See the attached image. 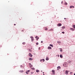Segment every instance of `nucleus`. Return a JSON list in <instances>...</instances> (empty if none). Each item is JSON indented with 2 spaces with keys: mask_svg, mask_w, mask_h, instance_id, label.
<instances>
[{
  "mask_svg": "<svg viewBox=\"0 0 75 75\" xmlns=\"http://www.w3.org/2000/svg\"><path fill=\"white\" fill-rule=\"evenodd\" d=\"M28 72H30V70H28L27 71Z\"/></svg>",
  "mask_w": 75,
  "mask_h": 75,
  "instance_id": "nucleus-30",
  "label": "nucleus"
},
{
  "mask_svg": "<svg viewBox=\"0 0 75 75\" xmlns=\"http://www.w3.org/2000/svg\"><path fill=\"white\" fill-rule=\"evenodd\" d=\"M73 72H70V74H71V75H72V74Z\"/></svg>",
  "mask_w": 75,
  "mask_h": 75,
  "instance_id": "nucleus-32",
  "label": "nucleus"
},
{
  "mask_svg": "<svg viewBox=\"0 0 75 75\" xmlns=\"http://www.w3.org/2000/svg\"><path fill=\"white\" fill-rule=\"evenodd\" d=\"M42 61V59H40V62H41V61Z\"/></svg>",
  "mask_w": 75,
  "mask_h": 75,
  "instance_id": "nucleus-31",
  "label": "nucleus"
},
{
  "mask_svg": "<svg viewBox=\"0 0 75 75\" xmlns=\"http://www.w3.org/2000/svg\"><path fill=\"white\" fill-rule=\"evenodd\" d=\"M54 71H54V70H52V72H54Z\"/></svg>",
  "mask_w": 75,
  "mask_h": 75,
  "instance_id": "nucleus-21",
  "label": "nucleus"
},
{
  "mask_svg": "<svg viewBox=\"0 0 75 75\" xmlns=\"http://www.w3.org/2000/svg\"><path fill=\"white\" fill-rule=\"evenodd\" d=\"M31 49H32V48H31Z\"/></svg>",
  "mask_w": 75,
  "mask_h": 75,
  "instance_id": "nucleus-52",
  "label": "nucleus"
},
{
  "mask_svg": "<svg viewBox=\"0 0 75 75\" xmlns=\"http://www.w3.org/2000/svg\"><path fill=\"white\" fill-rule=\"evenodd\" d=\"M36 72H37V73H38V72H40V71H39V70H37V69L36 70Z\"/></svg>",
  "mask_w": 75,
  "mask_h": 75,
  "instance_id": "nucleus-12",
  "label": "nucleus"
},
{
  "mask_svg": "<svg viewBox=\"0 0 75 75\" xmlns=\"http://www.w3.org/2000/svg\"><path fill=\"white\" fill-rule=\"evenodd\" d=\"M68 74V71L67 70L65 71V74H66V75H67Z\"/></svg>",
  "mask_w": 75,
  "mask_h": 75,
  "instance_id": "nucleus-8",
  "label": "nucleus"
},
{
  "mask_svg": "<svg viewBox=\"0 0 75 75\" xmlns=\"http://www.w3.org/2000/svg\"><path fill=\"white\" fill-rule=\"evenodd\" d=\"M57 42V43H58V44H59V43H60V41H58Z\"/></svg>",
  "mask_w": 75,
  "mask_h": 75,
  "instance_id": "nucleus-22",
  "label": "nucleus"
},
{
  "mask_svg": "<svg viewBox=\"0 0 75 75\" xmlns=\"http://www.w3.org/2000/svg\"><path fill=\"white\" fill-rule=\"evenodd\" d=\"M22 31H23V30H22Z\"/></svg>",
  "mask_w": 75,
  "mask_h": 75,
  "instance_id": "nucleus-53",
  "label": "nucleus"
},
{
  "mask_svg": "<svg viewBox=\"0 0 75 75\" xmlns=\"http://www.w3.org/2000/svg\"><path fill=\"white\" fill-rule=\"evenodd\" d=\"M47 49L48 50H51V49H52V48L50 46H49L47 47Z\"/></svg>",
  "mask_w": 75,
  "mask_h": 75,
  "instance_id": "nucleus-3",
  "label": "nucleus"
},
{
  "mask_svg": "<svg viewBox=\"0 0 75 75\" xmlns=\"http://www.w3.org/2000/svg\"><path fill=\"white\" fill-rule=\"evenodd\" d=\"M41 72H42V71H41Z\"/></svg>",
  "mask_w": 75,
  "mask_h": 75,
  "instance_id": "nucleus-50",
  "label": "nucleus"
},
{
  "mask_svg": "<svg viewBox=\"0 0 75 75\" xmlns=\"http://www.w3.org/2000/svg\"><path fill=\"white\" fill-rule=\"evenodd\" d=\"M31 69H32V70H35V68H33V67L32 68H31Z\"/></svg>",
  "mask_w": 75,
  "mask_h": 75,
  "instance_id": "nucleus-18",
  "label": "nucleus"
},
{
  "mask_svg": "<svg viewBox=\"0 0 75 75\" xmlns=\"http://www.w3.org/2000/svg\"><path fill=\"white\" fill-rule=\"evenodd\" d=\"M22 67H23V66H21V67L22 68Z\"/></svg>",
  "mask_w": 75,
  "mask_h": 75,
  "instance_id": "nucleus-43",
  "label": "nucleus"
},
{
  "mask_svg": "<svg viewBox=\"0 0 75 75\" xmlns=\"http://www.w3.org/2000/svg\"><path fill=\"white\" fill-rule=\"evenodd\" d=\"M58 25L59 27H60V26H61V25H62V24H61V23H59Z\"/></svg>",
  "mask_w": 75,
  "mask_h": 75,
  "instance_id": "nucleus-7",
  "label": "nucleus"
},
{
  "mask_svg": "<svg viewBox=\"0 0 75 75\" xmlns=\"http://www.w3.org/2000/svg\"><path fill=\"white\" fill-rule=\"evenodd\" d=\"M46 61H48L49 60V59L48 58V57H46Z\"/></svg>",
  "mask_w": 75,
  "mask_h": 75,
  "instance_id": "nucleus-9",
  "label": "nucleus"
},
{
  "mask_svg": "<svg viewBox=\"0 0 75 75\" xmlns=\"http://www.w3.org/2000/svg\"><path fill=\"white\" fill-rule=\"evenodd\" d=\"M70 30H72V31H74V30H75V29L72 28H70Z\"/></svg>",
  "mask_w": 75,
  "mask_h": 75,
  "instance_id": "nucleus-5",
  "label": "nucleus"
},
{
  "mask_svg": "<svg viewBox=\"0 0 75 75\" xmlns=\"http://www.w3.org/2000/svg\"><path fill=\"white\" fill-rule=\"evenodd\" d=\"M16 25V24H14V25Z\"/></svg>",
  "mask_w": 75,
  "mask_h": 75,
  "instance_id": "nucleus-47",
  "label": "nucleus"
},
{
  "mask_svg": "<svg viewBox=\"0 0 75 75\" xmlns=\"http://www.w3.org/2000/svg\"><path fill=\"white\" fill-rule=\"evenodd\" d=\"M60 50V51L61 52L62 51V49L61 48L59 49Z\"/></svg>",
  "mask_w": 75,
  "mask_h": 75,
  "instance_id": "nucleus-19",
  "label": "nucleus"
},
{
  "mask_svg": "<svg viewBox=\"0 0 75 75\" xmlns=\"http://www.w3.org/2000/svg\"><path fill=\"white\" fill-rule=\"evenodd\" d=\"M42 61H43V62H44V61H45V59H42Z\"/></svg>",
  "mask_w": 75,
  "mask_h": 75,
  "instance_id": "nucleus-23",
  "label": "nucleus"
},
{
  "mask_svg": "<svg viewBox=\"0 0 75 75\" xmlns=\"http://www.w3.org/2000/svg\"><path fill=\"white\" fill-rule=\"evenodd\" d=\"M41 43H42V42H43V41H41Z\"/></svg>",
  "mask_w": 75,
  "mask_h": 75,
  "instance_id": "nucleus-42",
  "label": "nucleus"
},
{
  "mask_svg": "<svg viewBox=\"0 0 75 75\" xmlns=\"http://www.w3.org/2000/svg\"><path fill=\"white\" fill-rule=\"evenodd\" d=\"M20 72H21V73H22V72H24V71L23 70L22 71H19Z\"/></svg>",
  "mask_w": 75,
  "mask_h": 75,
  "instance_id": "nucleus-16",
  "label": "nucleus"
},
{
  "mask_svg": "<svg viewBox=\"0 0 75 75\" xmlns=\"http://www.w3.org/2000/svg\"><path fill=\"white\" fill-rule=\"evenodd\" d=\"M53 75H55V71L53 72Z\"/></svg>",
  "mask_w": 75,
  "mask_h": 75,
  "instance_id": "nucleus-24",
  "label": "nucleus"
},
{
  "mask_svg": "<svg viewBox=\"0 0 75 75\" xmlns=\"http://www.w3.org/2000/svg\"><path fill=\"white\" fill-rule=\"evenodd\" d=\"M72 7L74 8V6H70V8H72Z\"/></svg>",
  "mask_w": 75,
  "mask_h": 75,
  "instance_id": "nucleus-10",
  "label": "nucleus"
},
{
  "mask_svg": "<svg viewBox=\"0 0 75 75\" xmlns=\"http://www.w3.org/2000/svg\"><path fill=\"white\" fill-rule=\"evenodd\" d=\"M57 68V69H61V67L60 66H58Z\"/></svg>",
  "mask_w": 75,
  "mask_h": 75,
  "instance_id": "nucleus-13",
  "label": "nucleus"
},
{
  "mask_svg": "<svg viewBox=\"0 0 75 75\" xmlns=\"http://www.w3.org/2000/svg\"><path fill=\"white\" fill-rule=\"evenodd\" d=\"M62 29H64V28H65V26H63L62 27Z\"/></svg>",
  "mask_w": 75,
  "mask_h": 75,
  "instance_id": "nucleus-11",
  "label": "nucleus"
},
{
  "mask_svg": "<svg viewBox=\"0 0 75 75\" xmlns=\"http://www.w3.org/2000/svg\"><path fill=\"white\" fill-rule=\"evenodd\" d=\"M50 31H54V30L53 29H51L50 30Z\"/></svg>",
  "mask_w": 75,
  "mask_h": 75,
  "instance_id": "nucleus-26",
  "label": "nucleus"
},
{
  "mask_svg": "<svg viewBox=\"0 0 75 75\" xmlns=\"http://www.w3.org/2000/svg\"><path fill=\"white\" fill-rule=\"evenodd\" d=\"M33 59L31 58H29V61H32V60H33Z\"/></svg>",
  "mask_w": 75,
  "mask_h": 75,
  "instance_id": "nucleus-6",
  "label": "nucleus"
},
{
  "mask_svg": "<svg viewBox=\"0 0 75 75\" xmlns=\"http://www.w3.org/2000/svg\"><path fill=\"white\" fill-rule=\"evenodd\" d=\"M43 75H45V74H43Z\"/></svg>",
  "mask_w": 75,
  "mask_h": 75,
  "instance_id": "nucleus-51",
  "label": "nucleus"
},
{
  "mask_svg": "<svg viewBox=\"0 0 75 75\" xmlns=\"http://www.w3.org/2000/svg\"><path fill=\"white\" fill-rule=\"evenodd\" d=\"M1 47H2L1 46Z\"/></svg>",
  "mask_w": 75,
  "mask_h": 75,
  "instance_id": "nucleus-54",
  "label": "nucleus"
},
{
  "mask_svg": "<svg viewBox=\"0 0 75 75\" xmlns=\"http://www.w3.org/2000/svg\"><path fill=\"white\" fill-rule=\"evenodd\" d=\"M62 33H63L64 34V33H65V32H62Z\"/></svg>",
  "mask_w": 75,
  "mask_h": 75,
  "instance_id": "nucleus-35",
  "label": "nucleus"
},
{
  "mask_svg": "<svg viewBox=\"0 0 75 75\" xmlns=\"http://www.w3.org/2000/svg\"><path fill=\"white\" fill-rule=\"evenodd\" d=\"M74 75H75V74H74Z\"/></svg>",
  "mask_w": 75,
  "mask_h": 75,
  "instance_id": "nucleus-49",
  "label": "nucleus"
},
{
  "mask_svg": "<svg viewBox=\"0 0 75 75\" xmlns=\"http://www.w3.org/2000/svg\"><path fill=\"white\" fill-rule=\"evenodd\" d=\"M61 3H62H62H63V1H62Z\"/></svg>",
  "mask_w": 75,
  "mask_h": 75,
  "instance_id": "nucleus-40",
  "label": "nucleus"
},
{
  "mask_svg": "<svg viewBox=\"0 0 75 75\" xmlns=\"http://www.w3.org/2000/svg\"><path fill=\"white\" fill-rule=\"evenodd\" d=\"M47 30H48V29L47 28H46V29H45V31H47Z\"/></svg>",
  "mask_w": 75,
  "mask_h": 75,
  "instance_id": "nucleus-27",
  "label": "nucleus"
},
{
  "mask_svg": "<svg viewBox=\"0 0 75 75\" xmlns=\"http://www.w3.org/2000/svg\"><path fill=\"white\" fill-rule=\"evenodd\" d=\"M37 37H38L37 36H36L35 37V38H37Z\"/></svg>",
  "mask_w": 75,
  "mask_h": 75,
  "instance_id": "nucleus-39",
  "label": "nucleus"
},
{
  "mask_svg": "<svg viewBox=\"0 0 75 75\" xmlns=\"http://www.w3.org/2000/svg\"><path fill=\"white\" fill-rule=\"evenodd\" d=\"M38 50H40V47H39Z\"/></svg>",
  "mask_w": 75,
  "mask_h": 75,
  "instance_id": "nucleus-41",
  "label": "nucleus"
},
{
  "mask_svg": "<svg viewBox=\"0 0 75 75\" xmlns=\"http://www.w3.org/2000/svg\"><path fill=\"white\" fill-rule=\"evenodd\" d=\"M57 71H59V69H57Z\"/></svg>",
  "mask_w": 75,
  "mask_h": 75,
  "instance_id": "nucleus-44",
  "label": "nucleus"
},
{
  "mask_svg": "<svg viewBox=\"0 0 75 75\" xmlns=\"http://www.w3.org/2000/svg\"><path fill=\"white\" fill-rule=\"evenodd\" d=\"M29 51L31 52V49H29Z\"/></svg>",
  "mask_w": 75,
  "mask_h": 75,
  "instance_id": "nucleus-37",
  "label": "nucleus"
},
{
  "mask_svg": "<svg viewBox=\"0 0 75 75\" xmlns=\"http://www.w3.org/2000/svg\"><path fill=\"white\" fill-rule=\"evenodd\" d=\"M23 44H25V42H23V43H22Z\"/></svg>",
  "mask_w": 75,
  "mask_h": 75,
  "instance_id": "nucleus-36",
  "label": "nucleus"
},
{
  "mask_svg": "<svg viewBox=\"0 0 75 75\" xmlns=\"http://www.w3.org/2000/svg\"><path fill=\"white\" fill-rule=\"evenodd\" d=\"M65 5H67L68 4L67 2H65Z\"/></svg>",
  "mask_w": 75,
  "mask_h": 75,
  "instance_id": "nucleus-20",
  "label": "nucleus"
},
{
  "mask_svg": "<svg viewBox=\"0 0 75 75\" xmlns=\"http://www.w3.org/2000/svg\"><path fill=\"white\" fill-rule=\"evenodd\" d=\"M38 39H39V37H38L36 38V40H38Z\"/></svg>",
  "mask_w": 75,
  "mask_h": 75,
  "instance_id": "nucleus-28",
  "label": "nucleus"
},
{
  "mask_svg": "<svg viewBox=\"0 0 75 75\" xmlns=\"http://www.w3.org/2000/svg\"><path fill=\"white\" fill-rule=\"evenodd\" d=\"M73 28H74L75 29V25H73Z\"/></svg>",
  "mask_w": 75,
  "mask_h": 75,
  "instance_id": "nucleus-17",
  "label": "nucleus"
},
{
  "mask_svg": "<svg viewBox=\"0 0 75 75\" xmlns=\"http://www.w3.org/2000/svg\"><path fill=\"white\" fill-rule=\"evenodd\" d=\"M52 21H51V23H52Z\"/></svg>",
  "mask_w": 75,
  "mask_h": 75,
  "instance_id": "nucleus-55",
  "label": "nucleus"
},
{
  "mask_svg": "<svg viewBox=\"0 0 75 75\" xmlns=\"http://www.w3.org/2000/svg\"><path fill=\"white\" fill-rule=\"evenodd\" d=\"M36 45H38V42H37V43H36Z\"/></svg>",
  "mask_w": 75,
  "mask_h": 75,
  "instance_id": "nucleus-34",
  "label": "nucleus"
},
{
  "mask_svg": "<svg viewBox=\"0 0 75 75\" xmlns=\"http://www.w3.org/2000/svg\"><path fill=\"white\" fill-rule=\"evenodd\" d=\"M29 55L30 57H33V55L31 54L30 53L29 54Z\"/></svg>",
  "mask_w": 75,
  "mask_h": 75,
  "instance_id": "nucleus-4",
  "label": "nucleus"
},
{
  "mask_svg": "<svg viewBox=\"0 0 75 75\" xmlns=\"http://www.w3.org/2000/svg\"><path fill=\"white\" fill-rule=\"evenodd\" d=\"M26 74H28V72L27 71L26 72Z\"/></svg>",
  "mask_w": 75,
  "mask_h": 75,
  "instance_id": "nucleus-25",
  "label": "nucleus"
},
{
  "mask_svg": "<svg viewBox=\"0 0 75 75\" xmlns=\"http://www.w3.org/2000/svg\"><path fill=\"white\" fill-rule=\"evenodd\" d=\"M31 65V64L30 63H29V66H30V65Z\"/></svg>",
  "mask_w": 75,
  "mask_h": 75,
  "instance_id": "nucleus-33",
  "label": "nucleus"
},
{
  "mask_svg": "<svg viewBox=\"0 0 75 75\" xmlns=\"http://www.w3.org/2000/svg\"><path fill=\"white\" fill-rule=\"evenodd\" d=\"M57 56H58V57H59V54H58Z\"/></svg>",
  "mask_w": 75,
  "mask_h": 75,
  "instance_id": "nucleus-46",
  "label": "nucleus"
},
{
  "mask_svg": "<svg viewBox=\"0 0 75 75\" xmlns=\"http://www.w3.org/2000/svg\"><path fill=\"white\" fill-rule=\"evenodd\" d=\"M43 74H44V72H43Z\"/></svg>",
  "mask_w": 75,
  "mask_h": 75,
  "instance_id": "nucleus-48",
  "label": "nucleus"
},
{
  "mask_svg": "<svg viewBox=\"0 0 75 75\" xmlns=\"http://www.w3.org/2000/svg\"><path fill=\"white\" fill-rule=\"evenodd\" d=\"M64 20H65L66 19H67V18H64Z\"/></svg>",
  "mask_w": 75,
  "mask_h": 75,
  "instance_id": "nucleus-45",
  "label": "nucleus"
},
{
  "mask_svg": "<svg viewBox=\"0 0 75 75\" xmlns=\"http://www.w3.org/2000/svg\"><path fill=\"white\" fill-rule=\"evenodd\" d=\"M67 63H64L63 64V66H64V67H67Z\"/></svg>",
  "mask_w": 75,
  "mask_h": 75,
  "instance_id": "nucleus-2",
  "label": "nucleus"
},
{
  "mask_svg": "<svg viewBox=\"0 0 75 75\" xmlns=\"http://www.w3.org/2000/svg\"><path fill=\"white\" fill-rule=\"evenodd\" d=\"M30 38H31V41L32 42H33V41H34V38L33 37V36H31L30 37Z\"/></svg>",
  "mask_w": 75,
  "mask_h": 75,
  "instance_id": "nucleus-1",
  "label": "nucleus"
},
{
  "mask_svg": "<svg viewBox=\"0 0 75 75\" xmlns=\"http://www.w3.org/2000/svg\"><path fill=\"white\" fill-rule=\"evenodd\" d=\"M31 66H30V68H32V67H33V65H30Z\"/></svg>",
  "mask_w": 75,
  "mask_h": 75,
  "instance_id": "nucleus-29",
  "label": "nucleus"
},
{
  "mask_svg": "<svg viewBox=\"0 0 75 75\" xmlns=\"http://www.w3.org/2000/svg\"><path fill=\"white\" fill-rule=\"evenodd\" d=\"M51 47H53V45H51V44H50L49 45Z\"/></svg>",
  "mask_w": 75,
  "mask_h": 75,
  "instance_id": "nucleus-15",
  "label": "nucleus"
},
{
  "mask_svg": "<svg viewBox=\"0 0 75 75\" xmlns=\"http://www.w3.org/2000/svg\"><path fill=\"white\" fill-rule=\"evenodd\" d=\"M33 73H34V72H31V74H33Z\"/></svg>",
  "mask_w": 75,
  "mask_h": 75,
  "instance_id": "nucleus-38",
  "label": "nucleus"
},
{
  "mask_svg": "<svg viewBox=\"0 0 75 75\" xmlns=\"http://www.w3.org/2000/svg\"><path fill=\"white\" fill-rule=\"evenodd\" d=\"M60 58H62L63 57L62 55V54H60Z\"/></svg>",
  "mask_w": 75,
  "mask_h": 75,
  "instance_id": "nucleus-14",
  "label": "nucleus"
}]
</instances>
